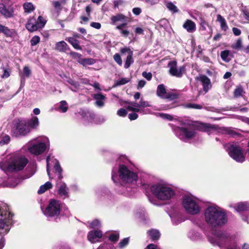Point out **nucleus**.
I'll return each instance as SVG.
<instances>
[{
    "instance_id": "79ce46f5",
    "label": "nucleus",
    "mask_w": 249,
    "mask_h": 249,
    "mask_svg": "<svg viewBox=\"0 0 249 249\" xmlns=\"http://www.w3.org/2000/svg\"><path fill=\"white\" fill-rule=\"evenodd\" d=\"M10 140L9 136L5 135L3 137L0 138V145L2 146L8 144Z\"/></svg>"
},
{
    "instance_id": "338daca9",
    "label": "nucleus",
    "mask_w": 249,
    "mask_h": 249,
    "mask_svg": "<svg viewBox=\"0 0 249 249\" xmlns=\"http://www.w3.org/2000/svg\"><path fill=\"white\" fill-rule=\"evenodd\" d=\"M136 112L132 113H130L128 115V118L130 120H134L137 119L138 115L135 113Z\"/></svg>"
},
{
    "instance_id": "f704fd0d",
    "label": "nucleus",
    "mask_w": 249,
    "mask_h": 249,
    "mask_svg": "<svg viewBox=\"0 0 249 249\" xmlns=\"http://www.w3.org/2000/svg\"><path fill=\"white\" fill-rule=\"evenodd\" d=\"M23 7L24 12L26 13H30L35 9L33 4L31 2H25L23 4Z\"/></svg>"
},
{
    "instance_id": "72a5a7b5",
    "label": "nucleus",
    "mask_w": 249,
    "mask_h": 249,
    "mask_svg": "<svg viewBox=\"0 0 249 249\" xmlns=\"http://www.w3.org/2000/svg\"><path fill=\"white\" fill-rule=\"evenodd\" d=\"M95 62V60L92 58H81L80 59L79 63L84 66L91 65Z\"/></svg>"
},
{
    "instance_id": "bb28decb",
    "label": "nucleus",
    "mask_w": 249,
    "mask_h": 249,
    "mask_svg": "<svg viewBox=\"0 0 249 249\" xmlns=\"http://www.w3.org/2000/svg\"><path fill=\"white\" fill-rule=\"evenodd\" d=\"M69 189L67 187L66 184L64 183H62L59 189H58V194L59 195L64 198H66L68 197L69 195Z\"/></svg>"
},
{
    "instance_id": "393cba45",
    "label": "nucleus",
    "mask_w": 249,
    "mask_h": 249,
    "mask_svg": "<svg viewBox=\"0 0 249 249\" xmlns=\"http://www.w3.org/2000/svg\"><path fill=\"white\" fill-rule=\"evenodd\" d=\"M55 49L58 52L65 53L69 50V47L65 41H61L56 43Z\"/></svg>"
},
{
    "instance_id": "58836bf2",
    "label": "nucleus",
    "mask_w": 249,
    "mask_h": 249,
    "mask_svg": "<svg viewBox=\"0 0 249 249\" xmlns=\"http://www.w3.org/2000/svg\"><path fill=\"white\" fill-rule=\"evenodd\" d=\"M132 56L133 54H131V53H130V55H127L124 65V67L125 69H128L133 63L134 61Z\"/></svg>"
},
{
    "instance_id": "f8f14e48",
    "label": "nucleus",
    "mask_w": 249,
    "mask_h": 249,
    "mask_svg": "<svg viewBox=\"0 0 249 249\" xmlns=\"http://www.w3.org/2000/svg\"><path fill=\"white\" fill-rule=\"evenodd\" d=\"M230 156L238 162L242 163L245 160L241 148L237 144H231L227 148Z\"/></svg>"
},
{
    "instance_id": "473e14b6",
    "label": "nucleus",
    "mask_w": 249,
    "mask_h": 249,
    "mask_svg": "<svg viewBox=\"0 0 249 249\" xmlns=\"http://www.w3.org/2000/svg\"><path fill=\"white\" fill-rule=\"evenodd\" d=\"M80 113L83 118H85V119L91 122H92L95 117V115L93 113H90L89 111H82L81 112H80Z\"/></svg>"
},
{
    "instance_id": "6e6552de",
    "label": "nucleus",
    "mask_w": 249,
    "mask_h": 249,
    "mask_svg": "<svg viewBox=\"0 0 249 249\" xmlns=\"http://www.w3.org/2000/svg\"><path fill=\"white\" fill-rule=\"evenodd\" d=\"M9 209L6 204L0 203V234L5 235L9 231L8 220L10 219Z\"/></svg>"
},
{
    "instance_id": "a18cd8bd",
    "label": "nucleus",
    "mask_w": 249,
    "mask_h": 249,
    "mask_svg": "<svg viewBox=\"0 0 249 249\" xmlns=\"http://www.w3.org/2000/svg\"><path fill=\"white\" fill-rule=\"evenodd\" d=\"M185 107L186 108H191L197 109H200L202 108V107L201 105L192 103L186 104L185 105Z\"/></svg>"
},
{
    "instance_id": "e433bc0d",
    "label": "nucleus",
    "mask_w": 249,
    "mask_h": 249,
    "mask_svg": "<svg viewBox=\"0 0 249 249\" xmlns=\"http://www.w3.org/2000/svg\"><path fill=\"white\" fill-rule=\"evenodd\" d=\"M149 236L153 240L158 239L160 237V234L158 231L156 230H152L148 231Z\"/></svg>"
},
{
    "instance_id": "4c0bfd02",
    "label": "nucleus",
    "mask_w": 249,
    "mask_h": 249,
    "mask_svg": "<svg viewBox=\"0 0 249 249\" xmlns=\"http://www.w3.org/2000/svg\"><path fill=\"white\" fill-rule=\"evenodd\" d=\"M244 93V90L241 86H237L236 89H234L233 92L234 97L235 98H238L241 96Z\"/></svg>"
},
{
    "instance_id": "09e8293b",
    "label": "nucleus",
    "mask_w": 249,
    "mask_h": 249,
    "mask_svg": "<svg viewBox=\"0 0 249 249\" xmlns=\"http://www.w3.org/2000/svg\"><path fill=\"white\" fill-rule=\"evenodd\" d=\"M40 37L37 36H34L31 39V46H35L40 42Z\"/></svg>"
},
{
    "instance_id": "bf43d9fd",
    "label": "nucleus",
    "mask_w": 249,
    "mask_h": 249,
    "mask_svg": "<svg viewBox=\"0 0 249 249\" xmlns=\"http://www.w3.org/2000/svg\"><path fill=\"white\" fill-rule=\"evenodd\" d=\"M23 72L26 77H29L31 74V71L30 69L27 66H25L23 69Z\"/></svg>"
},
{
    "instance_id": "a19ab883",
    "label": "nucleus",
    "mask_w": 249,
    "mask_h": 249,
    "mask_svg": "<svg viewBox=\"0 0 249 249\" xmlns=\"http://www.w3.org/2000/svg\"><path fill=\"white\" fill-rule=\"evenodd\" d=\"M166 6L171 12L177 13L178 12L177 7L172 2H166Z\"/></svg>"
},
{
    "instance_id": "5fc2aeb1",
    "label": "nucleus",
    "mask_w": 249,
    "mask_h": 249,
    "mask_svg": "<svg viewBox=\"0 0 249 249\" xmlns=\"http://www.w3.org/2000/svg\"><path fill=\"white\" fill-rule=\"evenodd\" d=\"M129 242V238H125L122 240L119 244V247L120 248H123L125 246H126Z\"/></svg>"
},
{
    "instance_id": "423d86ee",
    "label": "nucleus",
    "mask_w": 249,
    "mask_h": 249,
    "mask_svg": "<svg viewBox=\"0 0 249 249\" xmlns=\"http://www.w3.org/2000/svg\"><path fill=\"white\" fill-rule=\"evenodd\" d=\"M118 175L121 182L125 185L134 184L138 178L137 174L124 164L119 165Z\"/></svg>"
},
{
    "instance_id": "4d7b16f0",
    "label": "nucleus",
    "mask_w": 249,
    "mask_h": 249,
    "mask_svg": "<svg viewBox=\"0 0 249 249\" xmlns=\"http://www.w3.org/2000/svg\"><path fill=\"white\" fill-rule=\"evenodd\" d=\"M119 237V234L115 233L111 234L109 237V239L111 241L116 242L118 241Z\"/></svg>"
},
{
    "instance_id": "6e6d98bb",
    "label": "nucleus",
    "mask_w": 249,
    "mask_h": 249,
    "mask_svg": "<svg viewBox=\"0 0 249 249\" xmlns=\"http://www.w3.org/2000/svg\"><path fill=\"white\" fill-rule=\"evenodd\" d=\"M242 47V40L241 39H238L236 42L233 44L232 47L234 49H238Z\"/></svg>"
},
{
    "instance_id": "de8ad7c7",
    "label": "nucleus",
    "mask_w": 249,
    "mask_h": 249,
    "mask_svg": "<svg viewBox=\"0 0 249 249\" xmlns=\"http://www.w3.org/2000/svg\"><path fill=\"white\" fill-rule=\"evenodd\" d=\"M188 236L192 240H196L199 239L200 234L198 232H196L193 231L190 232Z\"/></svg>"
},
{
    "instance_id": "864d4df0",
    "label": "nucleus",
    "mask_w": 249,
    "mask_h": 249,
    "mask_svg": "<svg viewBox=\"0 0 249 249\" xmlns=\"http://www.w3.org/2000/svg\"><path fill=\"white\" fill-rule=\"evenodd\" d=\"M120 52L122 53V54H125L127 53L128 55H130V53H131V54H133V52L130 50L129 48L127 47L121 48L120 49Z\"/></svg>"
},
{
    "instance_id": "ddd939ff",
    "label": "nucleus",
    "mask_w": 249,
    "mask_h": 249,
    "mask_svg": "<svg viewBox=\"0 0 249 249\" xmlns=\"http://www.w3.org/2000/svg\"><path fill=\"white\" fill-rule=\"evenodd\" d=\"M46 23V20L40 16L36 19L34 17L28 19L26 24V28L30 32L41 29Z\"/></svg>"
},
{
    "instance_id": "ea45409f",
    "label": "nucleus",
    "mask_w": 249,
    "mask_h": 249,
    "mask_svg": "<svg viewBox=\"0 0 249 249\" xmlns=\"http://www.w3.org/2000/svg\"><path fill=\"white\" fill-rule=\"evenodd\" d=\"M129 82V79L126 78H121V79L115 81L114 87H118L119 86L123 85Z\"/></svg>"
},
{
    "instance_id": "052dcab7",
    "label": "nucleus",
    "mask_w": 249,
    "mask_h": 249,
    "mask_svg": "<svg viewBox=\"0 0 249 249\" xmlns=\"http://www.w3.org/2000/svg\"><path fill=\"white\" fill-rule=\"evenodd\" d=\"M67 82L71 85L73 86L75 88H77L79 87L78 82L73 80L71 78H69Z\"/></svg>"
},
{
    "instance_id": "c85d7f7f",
    "label": "nucleus",
    "mask_w": 249,
    "mask_h": 249,
    "mask_svg": "<svg viewBox=\"0 0 249 249\" xmlns=\"http://www.w3.org/2000/svg\"><path fill=\"white\" fill-rule=\"evenodd\" d=\"M55 163L54 165V170L55 171V174L57 176L59 179H61L62 178V169L60 166V165L58 161L55 160Z\"/></svg>"
},
{
    "instance_id": "5701e85b",
    "label": "nucleus",
    "mask_w": 249,
    "mask_h": 249,
    "mask_svg": "<svg viewBox=\"0 0 249 249\" xmlns=\"http://www.w3.org/2000/svg\"><path fill=\"white\" fill-rule=\"evenodd\" d=\"M26 123L31 131L32 129H36L39 124L38 118L36 116H33L30 120H26Z\"/></svg>"
},
{
    "instance_id": "2f4dec72",
    "label": "nucleus",
    "mask_w": 249,
    "mask_h": 249,
    "mask_svg": "<svg viewBox=\"0 0 249 249\" xmlns=\"http://www.w3.org/2000/svg\"><path fill=\"white\" fill-rule=\"evenodd\" d=\"M52 187V183L48 181L46 182L44 184L41 185L39 189L38 190L37 193L38 194H41L44 193L45 191L48 190V189L51 188Z\"/></svg>"
},
{
    "instance_id": "774afa93",
    "label": "nucleus",
    "mask_w": 249,
    "mask_h": 249,
    "mask_svg": "<svg viewBox=\"0 0 249 249\" xmlns=\"http://www.w3.org/2000/svg\"><path fill=\"white\" fill-rule=\"evenodd\" d=\"M232 32H233L234 35L236 36H238L240 35V34L241 33V30L236 27H233L232 28Z\"/></svg>"
},
{
    "instance_id": "4be33fe9",
    "label": "nucleus",
    "mask_w": 249,
    "mask_h": 249,
    "mask_svg": "<svg viewBox=\"0 0 249 249\" xmlns=\"http://www.w3.org/2000/svg\"><path fill=\"white\" fill-rule=\"evenodd\" d=\"M93 98L96 100L95 104L96 106L99 107L104 106L106 97L103 94L101 93L96 94L93 96Z\"/></svg>"
},
{
    "instance_id": "69168bd1",
    "label": "nucleus",
    "mask_w": 249,
    "mask_h": 249,
    "mask_svg": "<svg viewBox=\"0 0 249 249\" xmlns=\"http://www.w3.org/2000/svg\"><path fill=\"white\" fill-rule=\"evenodd\" d=\"M133 14L135 15H139L142 12V9L139 7L134 8L132 9Z\"/></svg>"
},
{
    "instance_id": "49530a36",
    "label": "nucleus",
    "mask_w": 249,
    "mask_h": 249,
    "mask_svg": "<svg viewBox=\"0 0 249 249\" xmlns=\"http://www.w3.org/2000/svg\"><path fill=\"white\" fill-rule=\"evenodd\" d=\"M69 54L73 58L76 59L77 61L79 63L80 59L82 58L81 54L74 52H71Z\"/></svg>"
},
{
    "instance_id": "cd10ccee",
    "label": "nucleus",
    "mask_w": 249,
    "mask_h": 249,
    "mask_svg": "<svg viewBox=\"0 0 249 249\" xmlns=\"http://www.w3.org/2000/svg\"><path fill=\"white\" fill-rule=\"evenodd\" d=\"M66 40L68 41L74 49L78 50H82V48L79 45V41L75 39V38L73 37H69L66 38Z\"/></svg>"
},
{
    "instance_id": "0eeeda50",
    "label": "nucleus",
    "mask_w": 249,
    "mask_h": 249,
    "mask_svg": "<svg viewBox=\"0 0 249 249\" xmlns=\"http://www.w3.org/2000/svg\"><path fill=\"white\" fill-rule=\"evenodd\" d=\"M208 239L213 245L221 248L230 243L231 237L225 231H213L209 236Z\"/></svg>"
},
{
    "instance_id": "a878e982",
    "label": "nucleus",
    "mask_w": 249,
    "mask_h": 249,
    "mask_svg": "<svg viewBox=\"0 0 249 249\" xmlns=\"http://www.w3.org/2000/svg\"><path fill=\"white\" fill-rule=\"evenodd\" d=\"M199 80L203 84L204 90L207 92L211 87L210 79L206 75H202L200 77Z\"/></svg>"
},
{
    "instance_id": "412c9836",
    "label": "nucleus",
    "mask_w": 249,
    "mask_h": 249,
    "mask_svg": "<svg viewBox=\"0 0 249 249\" xmlns=\"http://www.w3.org/2000/svg\"><path fill=\"white\" fill-rule=\"evenodd\" d=\"M198 127L200 131L208 133H212L216 131V128L214 125L208 124L200 123Z\"/></svg>"
},
{
    "instance_id": "7c9ffc66",
    "label": "nucleus",
    "mask_w": 249,
    "mask_h": 249,
    "mask_svg": "<svg viewBox=\"0 0 249 249\" xmlns=\"http://www.w3.org/2000/svg\"><path fill=\"white\" fill-rule=\"evenodd\" d=\"M217 21L220 23L221 28L223 31H226L228 29V26L227 24L225 18L220 15L217 16Z\"/></svg>"
},
{
    "instance_id": "f3484780",
    "label": "nucleus",
    "mask_w": 249,
    "mask_h": 249,
    "mask_svg": "<svg viewBox=\"0 0 249 249\" xmlns=\"http://www.w3.org/2000/svg\"><path fill=\"white\" fill-rule=\"evenodd\" d=\"M102 236V232L101 231H91L88 235V240L92 243L99 241Z\"/></svg>"
},
{
    "instance_id": "13d9d810",
    "label": "nucleus",
    "mask_w": 249,
    "mask_h": 249,
    "mask_svg": "<svg viewBox=\"0 0 249 249\" xmlns=\"http://www.w3.org/2000/svg\"><path fill=\"white\" fill-rule=\"evenodd\" d=\"M117 115L121 117H125L127 115V111L124 108H120L117 111Z\"/></svg>"
},
{
    "instance_id": "c756f323",
    "label": "nucleus",
    "mask_w": 249,
    "mask_h": 249,
    "mask_svg": "<svg viewBox=\"0 0 249 249\" xmlns=\"http://www.w3.org/2000/svg\"><path fill=\"white\" fill-rule=\"evenodd\" d=\"M126 20V17L124 15L119 14L115 16H113L111 18V20L112 24H114L117 21H125Z\"/></svg>"
},
{
    "instance_id": "c03bdc74",
    "label": "nucleus",
    "mask_w": 249,
    "mask_h": 249,
    "mask_svg": "<svg viewBox=\"0 0 249 249\" xmlns=\"http://www.w3.org/2000/svg\"><path fill=\"white\" fill-rule=\"evenodd\" d=\"M241 11L245 19H246L248 20H249V10L247 8V7L242 6Z\"/></svg>"
},
{
    "instance_id": "20e7f679",
    "label": "nucleus",
    "mask_w": 249,
    "mask_h": 249,
    "mask_svg": "<svg viewBox=\"0 0 249 249\" xmlns=\"http://www.w3.org/2000/svg\"><path fill=\"white\" fill-rule=\"evenodd\" d=\"M151 191L158 199L161 200H169L175 195V192L171 188L162 184L152 185Z\"/></svg>"
},
{
    "instance_id": "aec40b11",
    "label": "nucleus",
    "mask_w": 249,
    "mask_h": 249,
    "mask_svg": "<svg viewBox=\"0 0 249 249\" xmlns=\"http://www.w3.org/2000/svg\"><path fill=\"white\" fill-rule=\"evenodd\" d=\"M234 209L238 213L247 212L249 213V202H239L235 205Z\"/></svg>"
},
{
    "instance_id": "2eb2a0df",
    "label": "nucleus",
    "mask_w": 249,
    "mask_h": 249,
    "mask_svg": "<svg viewBox=\"0 0 249 249\" xmlns=\"http://www.w3.org/2000/svg\"><path fill=\"white\" fill-rule=\"evenodd\" d=\"M168 66L169 68V73L174 76L181 77L185 70L184 66L177 68V62L176 61H171L168 63Z\"/></svg>"
},
{
    "instance_id": "4468645a",
    "label": "nucleus",
    "mask_w": 249,
    "mask_h": 249,
    "mask_svg": "<svg viewBox=\"0 0 249 249\" xmlns=\"http://www.w3.org/2000/svg\"><path fill=\"white\" fill-rule=\"evenodd\" d=\"M149 107H151V105L149 102L143 101L141 99L139 103H137L134 102L128 103V105L126 107V108L129 111L139 112H143V108Z\"/></svg>"
},
{
    "instance_id": "6ab92c4d",
    "label": "nucleus",
    "mask_w": 249,
    "mask_h": 249,
    "mask_svg": "<svg viewBox=\"0 0 249 249\" xmlns=\"http://www.w3.org/2000/svg\"><path fill=\"white\" fill-rule=\"evenodd\" d=\"M0 13L5 18H10L13 17L14 11L12 9H7L3 3H0Z\"/></svg>"
},
{
    "instance_id": "e2e57ef3",
    "label": "nucleus",
    "mask_w": 249,
    "mask_h": 249,
    "mask_svg": "<svg viewBox=\"0 0 249 249\" xmlns=\"http://www.w3.org/2000/svg\"><path fill=\"white\" fill-rule=\"evenodd\" d=\"M3 71V73L1 77L3 78H8L10 76V72L5 68H2Z\"/></svg>"
},
{
    "instance_id": "a211bd4d",
    "label": "nucleus",
    "mask_w": 249,
    "mask_h": 249,
    "mask_svg": "<svg viewBox=\"0 0 249 249\" xmlns=\"http://www.w3.org/2000/svg\"><path fill=\"white\" fill-rule=\"evenodd\" d=\"M3 34L6 37H13L17 32L15 29H9L8 27L0 24V34Z\"/></svg>"
},
{
    "instance_id": "37998d69",
    "label": "nucleus",
    "mask_w": 249,
    "mask_h": 249,
    "mask_svg": "<svg viewBox=\"0 0 249 249\" xmlns=\"http://www.w3.org/2000/svg\"><path fill=\"white\" fill-rule=\"evenodd\" d=\"M59 108L62 112H66L68 108L67 102L65 101H61Z\"/></svg>"
},
{
    "instance_id": "b1692460",
    "label": "nucleus",
    "mask_w": 249,
    "mask_h": 249,
    "mask_svg": "<svg viewBox=\"0 0 249 249\" xmlns=\"http://www.w3.org/2000/svg\"><path fill=\"white\" fill-rule=\"evenodd\" d=\"M183 27L189 33H193L196 30V24L191 20H187L183 25Z\"/></svg>"
},
{
    "instance_id": "1a4fd4ad",
    "label": "nucleus",
    "mask_w": 249,
    "mask_h": 249,
    "mask_svg": "<svg viewBox=\"0 0 249 249\" xmlns=\"http://www.w3.org/2000/svg\"><path fill=\"white\" fill-rule=\"evenodd\" d=\"M176 135L181 140L187 142L196 136V132L193 125L177 127L175 129Z\"/></svg>"
},
{
    "instance_id": "680f3d73",
    "label": "nucleus",
    "mask_w": 249,
    "mask_h": 249,
    "mask_svg": "<svg viewBox=\"0 0 249 249\" xmlns=\"http://www.w3.org/2000/svg\"><path fill=\"white\" fill-rule=\"evenodd\" d=\"M142 76L148 80H150L152 78V74L150 72L143 71L142 73Z\"/></svg>"
},
{
    "instance_id": "7ed1b4c3",
    "label": "nucleus",
    "mask_w": 249,
    "mask_h": 249,
    "mask_svg": "<svg viewBox=\"0 0 249 249\" xmlns=\"http://www.w3.org/2000/svg\"><path fill=\"white\" fill-rule=\"evenodd\" d=\"M27 161L24 157H11L7 160L0 162V168L5 173L19 171L23 169Z\"/></svg>"
},
{
    "instance_id": "9d476101",
    "label": "nucleus",
    "mask_w": 249,
    "mask_h": 249,
    "mask_svg": "<svg viewBox=\"0 0 249 249\" xmlns=\"http://www.w3.org/2000/svg\"><path fill=\"white\" fill-rule=\"evenodd\" d=\"M31 132L26 120L18 119L14 121L12 133L16 137L25 136Z\"/></svg>"
},
{
    "instance_id": "8fccbe9b",
    "label": "nucleus",
    "mask_w": 249,
    "mask_h": 249,
    "mask_svg": "<svg viewBox=\"0 0 249 249\" xmlns=\"http://www.w3.org/2000/svg\"><path fill=\"white\" fill-rule=\"evenodd\" d=\"M100 222L97 219H95L90 223V228H98L100 227Z\"/></svg>"
},
{
    "instance_id": "f03ea898",
    "label": "nucleus",
    "mask_w": 249,
    "mask_h": 249,
    "mask_svg": "<svg viewBox=\"0 0 249 249\" xmlns=\"http://www.w3.org/2000/svg\"><path fill=\"white\" fill-rule=\"evenodd\" d=\"M49 146V139L43 136L31 140L26 145L29 152L35 156L41 155Z\"/></svg>"
},
{
    "instance_id": "603ef678",
    "label": "nucleus",
    "mask_w": 249,
    "mask_h": 249,
    "mask_svg": "<svg viewBox=\"0 0 249 249\" xmlns=\"http://www.w3.org/2000/svg\"><path fill=\"white\" fill-rule=\"evenodd\" d=\"M158 116L163 118V119H166L169 121H172L173 119V116L167 114L158 113Z\"/></svg>"
},
{
    "instance_id": "9b49d317",
    "label": "nucleus",
    "mask_w": 249,
    "mask_h": 249,
    "mask_svg": "<svg viewBox=\"0 0 249 249\" xmlns=\"http://www.w3.org/2000/svg\"><path fill=\"white\" fill-rule=\"evenodd\" d=\"M61 207L62 203L60 201L52 199L50 200L48 206L43 212L47 217H56L60 214Z\"/></svg>"
},
{
    "instance_id": "f257e3e1",
    "label": "nucleus",
    "mask_w": 249,
    "mask_h": 249,
    "mask_svg": "<svg viewBox=\"0 0 249 249\" xmlns=\"http://www.w3.org/2000/svg\"><path fill=\"white\" fill-rule=\"evenodd\" d=\"M204 218L209 226L215 228L223 226L228 220L225 210L217 206L208 207L204 212Z\"/></svg>"
},
{
    "instance_id": "c9c22d12",
    "label": "nucleus",
    "mask_w": 249,
    "mask_h": 249,
    "mask_svg": "<svg viewBox=\"0 0 249 249\" xmlns=\"http://www.w3.org/2000/svg\"><path fill=\"white\" fill-rule=\"evenodd\" d=\"M230 53V52L229 50L222 51L220 53V56L222 59L226 62H229L231 60Z\"/></svg>"
},
{
    "instance_id": "0e129e2a",
    "label": "nucleus",
    "mask_w": 249,
    "mask_h": 249,
    "mask_svg": "<svg viewBox=\"0 0 249 249\" xmlns=\"http://www.w3.org/2000/svg\"><path fill=\"white\" fill-rule=\"evenodd\" d=\"M90 26L95 29H99L101 27V25L99 22H92L90 23Z\"/></svg>"
},
{
    "instance_id": "3c124183",
    "label": "nucleus",
    "mask_w": 249,
    "mask_h": 249,
    "mask_svg": "<svg viewBox=\"0 0 249 249\" xmlns=\"http://www.w3.org/2000/svg\"><path fill=\"white\" fill-rule=\"evenodd\" d=\"M113 59L120 66L122 65V58L118 53H115L113 56Z\"/></svg>"
},
{
    "instance_id": "39448f33",
    "label": "nucleus",
    "mask_w": 249,
    "mask_h": 249,
    "mask_svg": "<svg viewBox=\"0 0 249 249\" xmlns=\"http://www.w3.org/2000/svg\"><path fill=\"white\" fill-rule=\"evenodd\" d=\"M182 204L185 212L190 214H197L200 212L199 201L192 196L184 195L182 197Z\"/></svg>"
},
{
    "instance_id": "dca6fc26",
    "label": "nucleus",
    "mask_w": 249,
    "mask_h": 249,
    "mask_svg": "<svg viewBox=\"0 0 249 249\" xmlns=\"http://www.w3.org/2000/svg\"><path fill=\"white\" fill-rule=\"evenodd\" d=\"M157 94L161 98L168 99L170 100H174L178 98V96L176 94L172 92H167L165 86L163 84H160L158 86Z\"/></svg>"
}]
</instances>
